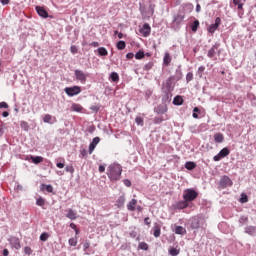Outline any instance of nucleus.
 Listing matches in <instances>:
<instances>
[{"label": "nucleus", "instance_id": "20e7f679", "mask_svg": "<svg viewBox=\"0 0 256 256\" xmlns=\"http://www.w3.org/2000/svg\"><path fill=\"white\" fill-rule=\"evenodd\" d=\"M74 75L76 80L80 81V83H87V77H89V74H85V72H83L82 70H75Z\"/></svg>", "mask_w": 256, "mask_h": 256}, {"label": "nucleus", "instance_id": "c85d7f7f", "mask_svg": "<svg viewBox=\"0 0 256 256\" xmlns=\"http://www.w3.org/2000/svg\"><path fill=\"white\" fill-rule=\"evenodd\" d=\"M185 167L188 169V171H193V169L197 167V164H195V162H186Z\"/></svg>", "mask_w": 256, "mask_h": 256}, {"label": "nucleus", "instance_id": "0eeeda50", "mask_svg": "<svg viewBox=\"0 0 256 256\" xmlns=\"http://www.w3.org/2000/svg\"><path fill=\"white\" fill-rule=\"evenodd\" d=\"M139 33L142 37H149L151 35V26L148 23H145L143 27L139 29Z\"/></svg>", "mask_w": 256, "mask_h": 256}, {"label": "nucleus", "instance_id": "e433bc0d", "mask_svg": "<svg viewBox=\"0 0 256 256\" xmlns=\"http://www.w3.org/2000/svg\"><path fill=\"white\" fill-rule=\"evenodd\" d=\"M197 29H199V22H198V20H195L191 26V30L195 33V31H197Z\"/></svg>", "mask_w": 256, "mask_h": 256}, {"label": "nucleus", "instance_id": "f3484780", "mask_svg": "<svg viewBox=\"0 0 256 256\" xmlns=\"http://www.w3.org/2000/svg\"><path fill=\"white\" fill-rule=\"evenodd\" d=\"M32 163L35 165H39V163H43V156H30Z\"/></svg>", "mask_w": 256, "mask_h": 256}, {"label": "nucleus", "instance_id": "bb28decb", "mask_svg": "<svg viewBox=\"0 0 256 256\" xmlns=\"http://www.w3.org/2000/svg\"><path fill=\"white\" fill-rule=\"evenodd\" d=\"M157 113L159 115H163V114L167 113V106H165V105L158 106Z\"/></svg>", "mask_w": 256, "mask_h": 256}, {"label": "nucleus", "instance_id": "7ed1b4c3", "mask_svg": "<svg viewBox=\"0 0 256 256\" xmlns=\"http://www.w3.org/2000/svg\"><path fill=\"white\" fill-rule=\"evenodd\" d=\"M205 225V219L203 217L195 216L191 221V229H199Z\"/></svg>", "mask_w": 256, "mask_h": 256}, {"label": "nucleus", "instance_id": "412c9836", "mask_svg": "<svg viewBox=\"0 0 256 256\" xmlns=\"http://www.w3.org/2000/svg\"><path fill=\"white\" fill-rule=\"evenodd\" d=\"M117 207L121 208L125 205V195L119 196V198L116 201Z\"/></svg>", "mask_w": 256, "mask_h": 256}, {"label": "nucleus", "instance_id": "4c0bfd02", "mask_svg": "<svg viewBox=\"0 0 256 256\" xmlns=\"http://www.w3.org/2000/svg\"><path fill=\"white\" fill-rule=\"evenodd\" d=\"M53 119V116L51 114H46L43 118L44 123H51V120Z\"/></svg>", "mask_w": 256, "mask_h": 256}, {"label": "nucleus", "instance_id": "37998d69", "mask_svg": "<svg viewBox=\"0 0 256 256\" xmlns=\"http://www.w3.org/2000/svg\"><path fill=\"white\" fill-rule=\"evenodd\" d=\"M65 171L67 172V173H75V168H73V165H68V166H66L65 167Z\"/></svg>", "mask_w": 256, "mask_h": 256}, {"label": "nucleus", "instance_id": "603ef678", "mask_svg": "<svg viewBox=\"0 0 256 256\" xmlns=\"http://www.w3.org/2000/svg\"><path fill=\"white\" fill-rule=\"evenodd\" d=\"M89 247H91V243L89 241L84 242V244H83L84 251H87V249H89Z\"/></svg>", "mask_w": 256, "mask_h": 256}, {"label": "nucleus", "instance_id": "b1692460", "mask_svg": "<svg viewBox=\"0 0 256 256\" xmlns=\"http://www.w3.org/2000/svg\"><path fill=\"white\" fill-rule=\"evenodd\" d=\"M246 0H233V4L238 6L239 11L243 9Z\"/></svg>", "mask_w": 256, "mask_h": 256}, {"label": "nucleus", "instance_id": "9d476101", "mask_svg": "<svg viewBox=\"0 0 256 256\" xmlns=\"http://www.w3.org/2000/svg\"><path fill=\"white\" fill-rule=\"evenodd\" d=\"M184 19H185V14H176L174 15L173 23H175V25H181Z\"/></svg>", "mask_w": 256, "mask_h": 256}, {"label": "nucleus", "instance_id": "6e6552de", "mask_svg": "<svg viewBox=\"0 0 256 256\" xmlns=\"http://www.w3.org/2000/svg\"><path fill=\"white\" fill-rule=\"evenodd\" d=\"M219 25H221V19L217 17L215 19V23L209 26L208 28L209 33H215V31H217V29L219 28Z\"/></svg>", "mask_w": 256, "mask_h": 256}, {"label": "nucleus", "instance_id": "49530a36", "mask_svg": "<svg viewBox=\"0 0 256 256\" xmlns=\"http://www.w3.org/2000/svg\"><path fill=\"white\" fill-rule=\"evenodd\" d=\"M47 239H49V234L48 233H42L40 235V241H47Z\"/></svg>", "mask_w": 256, "mask_h": 256}, {"label": "nucleus", "instance_id": "ea45409f", "mask_svg": "<svg viewBox=\"0 0 256 256\" xmlns=\"http://www.w3.org/2000/svg\"><path fill=\"white\" fill-rule=\"evenodd\" d=\"M249 201V198L247 197V194L242 193L240 198V203H247Z\"/></svg>", "mask_w": 256, "mask_h": 256}, {"label": "nucleus", "instance_id": "58836bf2", "mask_svg": "<svg viewBox=\"0 0 256 256\" xmlns=\"http://www.w3.org/2000/svg\"><path fill=\"white\" fill-rule=\"evenodd\" d=\"M139 249H142L143 251H147L149 249V245L145 242H141L139 244Z\"/></svg>", "mask_w": 256, "mask_h": 256}, {"label": "nucleus", "instance_id": "680f3d73", "mask_svg": "<svg viewBox=\"0 0 256 256\" xmlns=\"http://www.w3.org/2000/svg\"><path fill=\"white\" fill-rule=\"evenodd\" d=\"M221 158H223L222 156H221V154H218V155H216V156H214V161H221Z\"/></svg>", "mask_w": 256, "mask_h": 256}, {"label": "nucleus", "instance_id": "338daca9", "mask_svg": "<svg viewBox=\"0 0 256 256\" xmlns=\"http://www.w3.org/2000/svg\"><path fill=\"white\" fill-rule=\"evenodd\" d=\"M91 47H99V42H92Z\"/></svg>", "mask_w": 256, "mask_h": 256}, {"label": "nucleus", "instance_id": "69168bd1", "mask_svg": "<svg viewBox=\"0 0 256 256\" xmlns=\"http://www.w3.org/2000/svg\"><path fill=\"white\" fill-rule=\"evenodd\" d=\"M144 223H145V225H151V221H149V217H146L144 219Z\"/></svg>", "mask_w": 256, "mask_h": 256}, {"label": "nucleus", "instance_id": "9b49d317", "mask_svg": "<svg viewBox=\"0 0 256 256\" xmlns=\"http://www.w3.org/2000/svg\"><path fill=\"white\" fill-rule=\"evenodd\" d=\"M10 245L14 247V249H21V241L17 237H12L10 239Z\"/></svg>", "mask_w": 256, "mask_h": 256}, {"label": "nucleus", "instance_id": "864d4df0", "mask_svg": "<svg viewBox=\"0 0 256 256\" xmlns=\"http://www.w3.org/2000/svg\"><path fill=\"white\" fill-rule=\"evenodd\" d=\"M90 110L93 111L94 113H98L99 112V106L97 105H92L90 107Z\"/></svg>", "mask_w": 256, "mask_h": 256}, {"label": "nucleus", "instance_id": "5fc2aeb1", "mask_svg": "<svg viewBox=\"0 0 256 256\" xmlns=\"http://www.w3.org/2000/svg\"><path fill=\"white\" fill-rule=\"evenodd\" d=\"M95 147H97V146L90 143V145H89V155L93 154V152L95 151Z\"/></svg>", "mask_w": 256, "mask_h": 256}, {"label": "nucleus", "instance_id": "cd10ccee", "mask_svg": "<svg viewBox=\"0 0 256 256\" xmlns=\"http://www.w3.org/2000/svg\"><path fill=\"white\" fill-rule=\"evenodd\" d=\"M168 252H169V255L171 256H177L181 251L177 248L171 247L169 248Z\"/></svg>", "mask_w": 256, "mask_h": 256}, {"label": "nucleus", "instance_id": "72a5a7b5", "mask_svg": "<svg viewBox=\"0 0 256 256\" xmlns=\"http://www.w3.org/2000/svg\"><path fill=\"white\" fill-rule=\"evenodd\" d=\"M167 119H169L168 117L163 118V117H155L154 118V123L156 125H159L160 123H163V121H167Z\"/></svg>", "mask_w": 256, "mask_h": 256}, {"label": "nucleus", "instance_id": "c756f323", "mask_svg": "<svg viewBox=\"0 0 256 256\" xmlns=\"http://www.w3.org/2000/svg\"><path fill=\"white\" fill-rule=\"evenodd\" d=\"M116 47H117V49H119V51H123V49H125V47H127V44L125 43V41L120 40L116 44Z\"/></svg>", "mask_w": 256, "mask_h": 256}, {"label": "nucleus", "instance_id": "423d86ee", "mask_svg": "<svg viewBox=\"0 0 256 256\" xmlns=\"http://www.w3.org/2000/svg\"><path fill=\"white\" fill-rule=\"evenodd\" d=\"M219 185L221 189H225L227 187H231L233 185V181L231 180V178H229V176H223L220 179Z\"/></svg>", "mask_w": 256, "mask_h": 256}, {"label": "nucleus", "instance_id": "f03ea898", "mask_svg": "<svg viewBox=\"0 0 256 256\" xmlns=\"http://www.w3.org/2000/svg\"><path fill=\"white\" fill-rule=\"evenodd\" d=\"M197 197H199V193L194 189L184 190V193H183L184 201L191 203V201H195Z\"/></svg>", "mask_w": 256, "mask_h": 256}, {"label": "nucleus", "instance_id": "6e6d98bb", "mask_svg": "<svg viewBox=\"0 0 256 256\" xmlns=\"http://www.w3.org/2000/svg\"><path fill=\"white\" fill-rule=\"evenodd\" d=\"M0 109H9V104H7V102H1Z\"/></svg>", "mask_w": 256, "mask_h": 256}, {"label": "nucleus", "instance_id": "052dcab7", "mask_svg": "<svg viewBox=\"0 0 256 256\" xmlns=\"http://www.w3.org/2000/svg\"><path fill=\"white\" fill-rule=\"evenodd\" d=\"M81 157H87V150L83 149L80 151Z\"/></svg>", "mask_w": 256, "mask_h": 256}, {"label": "nucleus", "instance_id": "393cba45", "mask_svg": "<svg viewBox=\"0 0 256 256\" xmlns=\"http://www.w3.org/2000/svg\"><path fill=\"white\" fill-rule=\"evenodd\" d=\"M45 199L43 197H39L37 200H36V205H38V207H42V209H45Z\"/></svg>", "mask_w": 256, "mask_h": 256}, {"label": "nucleus", "instance_id": "4d7b16f0", "mask_svg": "<svg viewBox=\"0 0 256 256\" xmlns=\"http://www.w3.org/2000/svg\"><path fill=\"white\" fill-rule=\"evenodd\" d=\"M123 183H124V185H125L126 187H131V180L125 179V180L123 181Z\"/></svg>", "mask_w": 256, "mask_h": 256}, {"label": "nucleus", "instance_id": "4468645a", "mask_svg": "<svg viewBox=\"0 0 256 256\" xmlns=\"http://www.w3.org/2000/svg\"><path fill=\"white\" fill-rule=\"evenodd\" d=\"M187 207H189V202L186 200L179 201L176 204L177 209H187Z\"/></svg>", "mask_w": 256, "mask_h": 256}, {"label": "nucleus", "instance_id": "4be33fe9", "mask_svg": "<svg viewBox=\"0 0 256 256\" xmlns=\"http://www.w3.org/2000/svg\"><path fill=\"white\" fill-rule=\"evenodd\" d=\"M98 54L101 56V57H107L109 55V52L107 51V48L105 47H100L98 48Z\"/></svg>", "mask_w": 256, "mask_h": 256}, {"label": "nucleus", "instance_id": "5701e85b", "mask_svg": "<svg viewBox=\"0 0 256 256\" xmlns=\"http://www.w3.org/2000/svg\"><path fill=\"white\" fill-rule=\"evenodd\" d=\"M245 233H247L248 235H255L256 233V228L255 226H248L245 228Z\"/></svg>", "mask_w": 256, "mask_h": 256}, {"label": "nucleus", "instance_id": "7c9ffc66", "mask_svg": "<svg viewBox=\"0 0 256 256\" xmlns=\"http://www.w3.org/2000/svg\"><path fill=\"white\" fill-rule=\"evenodd\" d=\"M110 79L113 81V83H119V74H117V72H112Z\"/></svg>", "mask_w": 256, "mask_h": 256}, {"label": "nucleus", "instance_id": "774afa93", "mask_svg": "<svg viewBox=\"0 0 256 256\" xmlns=\"http://www.w3.org/2000/svg\"><path fill=\"white\" fill-rule=\"evenodd\" d=\"M3 256H9V250L8 249L3 250Z\"/></svg>", "mask_w": 256, "mask_h": 256}, {"label": "nucleus", "instance_id": "39448f33", "mask_svg": "<svg viewBox=\"0 0 256 256\" xmlns=\"http://www.w3.org/2000/svg\"><path fill=\"white\" fill-rule=\"evenodd\" d=\"M64 91L66 95H68L69 97H74V95H79V93H81V87L79 86L66 87Z\"/></svg>", "mask_w": 256, "mask_h": 256}, {"label": "nucleus", "instance_id": "2f4dec72", "mask_svg": "<svg viewBox=\"0 0 256 256\" xmlns=\"http://www.w3.org/2000/svg\"><path fill=\"white\" fill-rule=\"evenodd\" d=\"M77 243H78L77 236H75L74 238H70L68 240V244L70 245V247H77Z\"/></svg>", "mask_w": 256, "mask_h": 256}, {"label": "nucleus", "instance_id": "1a4fd4ad", "mask_svg": "<svg viewBox=\"0 0 256 256\" xmlns=\"http://www.w3.org/2000/svg\"><path fill=\"white\" fill-rule=\"evenodd\" d=\"M36 11H37L38 15L40 17H43L44 19H47V17H49V13L47 12V10H45V8H43L41 6H36Z\"/></svg>", "mask_w": 256, "mask_h": 256}, {"label": "nucleus", "instance_id": "de8ad7c7", "mask_svg": "<svg viewBox=\"0 0 256 256\" xmlns=\"http://www.w3.org/2000/svg\"><path fill=\"white\" fill-rule=\"evenodd\" d=\"M24 253H25L26 255H31V254L33 253V250H31V247L26 246V247L24 248Z\"/></svg>", "mask_w": 256, "mask_h": 256}, {"label": "nucleus", "instance_id": "f704fd0d", "mask_svg": "<svg viewBox=\"0 0 256 256\" xmlns=\"http://www.w3.org/2000/svg\"><path fill=\"white\" fill-rule=\"evenodd\" d=\"M20 127L21 129H23L24 131H29V123L22 121L20 122Z\"/></svg>", "mask_w": 256, "mask_h": 256}, {"label": "nucleus", "instance_id": "e2e57ef3", "mask_svg": "<svg viewBox=\"0 0 256 256\" xmlns=\"http://www.w3.org/2000/svg\"><path fill=\"white\" fill-rule=\"evenodd\" d=\"M56 166L58 167V169H63V167H65V163L58 162Z\"/></svg>", "mask_w": 256, "mask_h": 256}, {"label": "nucleus", "instance_id": "3c124183", "mask_svg": "<svg viewBox=\"0 0 256 256\" xmlns=\"http://www.w3.org/2000/svg\"><path fill=\"white\" fill-rule=\"evenodd\" d=\"M208 57H210V58L215 57V48H211V49L208 51Z\"/></svg>", "mask_w": 256, "mask_h": 256}, {"label": "nucleus", "instance_id": "473e14b6", "mask_svg": "<svg viewBox=\"0 0 256 256\" xmlns=\"http://www.w3.org/2000/svg\"><path fill=\"white\" fill-rule=\"evenodd\" d=\"M173 105H183V97L181 96H176L173 99Z\"/></svg>", "mask_w": 256, "mask_h": 256}, {"label": "nucleus", "instance_id": "c03bdc74", "mask_svg": "<svg viewBox=\"0 0 256 256\" xmlns=\"http://www.w3.org/2000/svg\"><path fill=\"white\" fill-rule=\"evenodd\" d=\"M100 141H101V138L95 137V138H93L91 144L94 145V147H97V145H99Z\"/></svg>", "mask_w": 256, "mask_h": 256}, {"label": "nucleus", "instance_id": "a18cd8bd", "mask_svg": "<svg viewBox=\"0 0 256 256\" xmlns=\"http://www.w3.org/2000/svg\"><path fill=\"white\" fill-rule=\"evenodd\" d=\"M204 72H205V66H200L198 68V76L200 77V79H201V77H203Z\"/></svg>", "mask_w": 256, "mask_h": 256}, {"label": "nucleus", "instance_id": "ddd939ff", "mask_svg": "<svg viewBox=\"0 0 256 256\" xmlns=\"http://www.w3.org/2000/svg\"><path fill=\"white\" fill-rule=\"evenodd\" d=\"M137 207V199H132L128 204H127V209L128 211H135V208Z\"/></svg>", "mask_w": 256, "mask_h": 256}, {"label": "nucleus", "instance_id": "f257e3e1", "mask_svg": "<svg viewBox=\"0 0 256 256\" xmlns=\"http://www.w3.org/2000/svg\"><path fill=\"white\" fill-rule=\"evenodd\" d=\"M122 173L123 167L118 163L110 164L107 168V176L110 181H119Z\"/></svg>", "mask_w": 256, "mask_h": 256}, {"label": "nucleus", "instance_id": "8fccbe9b", "mask_svg": "<svg viewBox=\"0 0 256 256\" xmlns=\"http://www.w3.org/2000/svg\"><path fill=\"white\" fill-rule=\"evenodd\" d=\"M135 122L137 125H143V118L141 116H138L135 118Z\"/></svg>", "mask_w": 256, "mask_h": 256}, {"label": "nucleus", "instance_id": "aec40b11", "mask_svg": "<svg viewBox=\"0 0 256 256\" xmlns=\"http://www.w3.org/2000/svg\"><path fill=\"white\" fill-rule=\"evenodd\" d=\"M71 111H75L76 113H81V111H83V106H81L80 104H72L71 106Z\"/></svg>", "mask_w": 256, "mask_h": 256}, {"label": "nucleus", "instance_id": "bf43d9fd", "mask_svg": "<svg viewBox=\"0 0 256 256\" xmlns=\"http://www.w3.org/2000/svg\"><path fill=\"white\" fill-rule=\"evenodd\" d=\"M99 173H105V166L104 165H100L98 168Z\"/></svg>", "mask_w": 256, "mask_h": 256}, {"label": "nucleus", "instance_id": "79ce46f5", "mask_svg": "<svg viewBox=\"0 0 256 256\" xmlns=\"http://www.w3.org/2000/svg\"><path fill=\"white\" fill-rule=\"evenodd\" d=\"M153 65H154L153 62H148L144 66V71H151V69H153Z\"/></svg>", "mask_w": 256, "mask_h": 256}, {"label": "nucleus", "instance_id": "a878e982", "mask_svg": "<svg viewBox=\"0 0 256 256\" xmlns=\"http://www.w3.org/2000/svg\"><path fill=\"white\" fill-rule=\"evenodd\" d=\"M175 233H176V235H185L186 230L182 226H176Z\"/></svg>", "mask_w": 256, "mask_h": 256}, {"label": "nucleus", "instance_id": "a211bd4d", "mask_svg": "<svg viewBox=\"0 0 256 256\" xmlns=\"http://www.w3.org/2000/svg\"><path fill=\"white\" fill-rule=\"evenodd\" d=\"M163 63L166 67H169V65H171V55L166 52L163 58Z\"/></svg>", "mask_w": 256, "mask_h": 256}, {"label": "nucleus", "instance_id": "f8f14e48", "mask_svg": "<svg viewBox=\"0 0 256 256\" xmlns=\"http://www.w3.org/2000/svg\"><path fill=\"white\" fill-rule=\"evenodd\" d=\"M214 141L215 143H223V141H225V136L223 135V133L218 132L214 134Z\"/></svg>", "mask_w": 256, "mask_h": 256}, {"label": "nucleus", "instance_id": "09e8293b", "mask_svg": "<svg viewBox=\"0 0 256 256\" xmlns=\"http://www.w3.org/2000/svg\"><path fill=\"white\" fill-rule=\"evenodd\" d=\"M193 79V74L192 72H188L187 75H186V81L188 83H191V80Z\"/></svg>", "mask_w": 256, "mask_h": 256}, {"label": "nucleus", "instance_id": "c9c22d12", "mask_svg": "<svg viewBox=\"0 0 256 256\" xmlns=\"http://www.w3.org/2000/svg\"><path fill=\"white\" fill-rule=\"evenodd\" d=\"M230 151L228 150V148H223L219 154L221 157H227V155H229Z\"/></svg>", "mask_w": 256, "mask_h": 256}, {"label": "nucleus", "instance_id": "2eb2a0df", "mask_svg": "<svg viewBox=\"0 0 256 256\" xmlns=\"http://www.w3.org/2000/svg\"><path fill=\"white\" fill-rule=\"evenodd\" d=\"M40 190L47 191V193H53V186L51 184H41Z\"/></svg>", "mask_w": 256, "mask_h": 256}, {"label": "nucleus", "instance_id": "6ab92c4d", "mask_svg": "<svg viewBox=\"0 0 256 256\" xmlns=\"http://www.w3.org/2000/svg\"><path fill=\"white\" fill-rule=\"evenodd\" d=\"M153 235H154V237H161V226H159V225H155L154 227H153Z\"/></svg>", "mask_w": 256, "mask_h": 256}, {"label": "nucleus", "instance_id": "13d9d810", "mask_svg": "<svg viewBox=\"0 0 256 256\" xmlns=\"http://www.w3.org/2000/svg\"><path fill=\"white\" fill-rule=\"evenodd\" d=\"M70 51L73 53V55H75V53L78 51L77 46H71Z\"/></svg>", "mask_w": 256, "mask_h": 256}, {"label": "nucleus", "instance_id": "0e129e2a", "mask_svg": "<svg viewBox=\"0 0 256 256\" xmlns=\"http://www.w3.org/2000/svg\"><path fill=\"white\" fill-rule=\"evenodd\" d=\"M126 57H127L128 59H133V57H135V55H134L133 53H127V54H126Z\"/></svg>", "mask_w": 256, "mask_h": 256}, {"label": "nucleus", "instance_id": "a19ab883", "mask_svg": "<svg viewBox=\"0 0 256 256\" xmlns=\"http://www.w3.org/2000/svg\"><path fill=\"white\" fill-rule=\"evenodd\" d=\"M144 57H145V52H143V51H138L135 54V59H143Z\"/></svg>", "mask_w": 256, "mask_h": 256}, {"label": "nucleus", "instance_id": "dca6fc26", "mask_svg": "<svg viewBox=\"0 0 256 256\" xmlns=\"http://www.w3.org/2000/svg\"><path fill=\"white\" fill-rule=\"evenodd\" d=\"M66 217L68 219H70L71 221H75V219H77V213H75V211H73V209H69L68 213L66 214Z\"/></svg>", "mask_w": 256, "mask_h": 256}]
</instances>
